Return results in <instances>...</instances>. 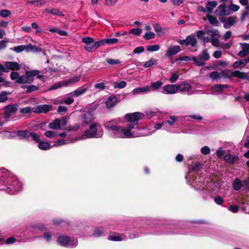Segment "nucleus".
<instances>
[{
    "instance_id": "f257e3e1",
    "label": "nucleus",
    "mask_w": 249,
    "mask_h": 249,
    "mask_svg": "<svg viewBox=\"0 0 249 249\" xmlns=\"http://www.w3.org/2000/svg\"><path fill=\"white\" fill-rule=\"evenodd\" d=\"M143 116V114L139 112L127 114L125 118L128 124L125 127L118 125V122L120 120L107 122L105 127L113 138H130L147 136L151 133L146 132L147 129L145 128L138 127V121Z\"/></svg>"
},
{
    "instance_id": "f03ea898",
    "label": "nucleus",
    "mask_w": 249,
    "mask_h": 249,
    "mask_svg": "<svg viewBox=\"0 0 249 249\" xmlns=\"http://www.w3.org/2000/svg\"><path fill=\"white\" fill-rule=\"evenodd\" d=\"M22 185L16 177L5 168L0 169V190L13 195L19 191Z\"/></svg>"
},
{
    "instance_id": "7ed1b4c3",
    "label": "nucleus",
    "mask_w": 249,
    "mask_h": 249,
    "mask_svg": "<svg viewBox=\"0 0 249 249\" xmlns=\"http://www.w3.org/2000/svg\"><path fill=\"white\" fill-rule=\"evenodd\" d=\"M79 128V126L76 125L73 126H71L67 131L58 133L57 132L48 130L46 131L44 135L48 138L53 139L56 136H60L63 137L62 139H60L55 141L53 144V146H60L61 145L68 144L74 142V139L73 138V135L72 134L71 131H75Z\"/></svg>"
},
{
    "instance_id": "20e7f679",
    "label": "nucleus",
    "mask_w": 249,
    "mask_h": 249,
    "mask_svg": "<svg viewBox=\"0 0 249 249\" xmlns=\"http://www.w3.org/2000/svg\"><path fill=\"white\" fill-rule=\"evenodd\" d=\"M104 131L101 125L97 123L91 124L89 129L85 131L80 136L73 137L74 141L86 138H100L103 135Z\"/></svg>"
},
{
    "instance_id": "39448f33",
    "label": "nucleus",
    "mask_w": 249,
    "mask_h": 249,
    "mask_svg": "<svg viewBox=\"0 0 249 249\" xmlns=\"http://www.w3.org/2000/svg\"><path fill=\"white\" fill-rule=\"evenodd\" d=\"M39 73L38 70L26 71L24 75L19 76L18 73L16 71L11 73L10 78L12 80L18 84H30L34 81V77Z\"/></svg>"
},
{
    "instance_id": "423d86ee",
    "label": "nucleus",
    "mask_w": 249,
    "mask_h": 249,
    "mask_svg": "<svg viewBox=\"0 0 249 249\" xmlns=\"http://www.w3.org/2000/svg\"><path fill=\"white\" fill-rule=\"evenodd\" d=\"M82 41L85 45L84 46V49L89 52H93L98 47L103 45V41H94L93 38L90 37H86L83 38Z\"/></svg>"
},
{
    "instance_id": "0eeeda50",
    "label": "nucleus",
    "mask_w": 249,
    "mask_h": 249,
    "mask_svg": "<svg viewBox=\"0 0 249 249\" xmlns=\"http://www.w3.org/2000/svg\"><path fill=\"white\" fill-rule=\"evenodd\" d=\"M209 178H208L204 183L198 181V182H193L191 184L193 185L196 190L204 191L206 194H207V192L212 193L214 191L213 186H215V185L214 183L212 182L209 183Z\"/></svg>"
},
{
    "instance_id": "6e6552de",
    "label": "nucleus",
    "mask_w": 249,
    "mask_h": 249,
    "mask_svg": "<svg viewBox=\"0 0 249 249\" xmlns=\"http://www.w3.org/2000/svg\"><path fill=\"white\" fill-rule=\"evenodd\" d=\"M57 242L61 246L69 248H75L78 245V240L73 237L65 235L58 236Z\"/></svg>"
},
{
    "instance_id": "1a4fd4ad",
    "label": "nucleus",
    "mask_w": 249,
    "mask_h": 249,
    "mask_svg": "<svg viewBox=\"0 0 249 249\" xmlns=\"http://www.w3.org/2000/svg\"><path fill=\"white\" fill-rule=\"evenodd\" d=\"M17 136L20 140L30 141V138L34 141L39 140V135L34 132H30L28 130H19L17 132Z\"/></svg>"
},
{
    "instance_id": "9d476101",
    "label": "nucleus",
    "mask_w": 249,
    "mask_h": 249,
    "mask_svg": "<svg viewBox=\"0 0 249 249\" xmlns=\"http://www.w3.org/2000/svg\"><path fill=\"white\" fill-rule=\"evenodd\" d=\"M210 59V55L207 50H204L197 57L193 56L192 60L194 61L196 65L202 66L205 65V61Z\"/></svg>"
},
{
    "instance_id": "9b49d317",
    "label": "nucleus",
    "mask_w": 249,
    "mask_h": 249,
    "mask_svg": "<svg viewBox=\"0 0 249 249\" xmlns=\"http://www.w3.org/2000/svg\"><path fill=\"white\" fill-rule=\"evenodd\" d=\"M21 65L16 62L7 61L4 63L3 65L0 64V71L7 72L9 71L18 70Z\"/></svg>"
},
{
    "instance_id": "f8f14e48",
    "label": "nucleus",
    "mask_w": 249,
    "mask_h": 249,
    "mask_svg": "<svg viewBox=\"0 0 249 249\" xmlns=\"http://www.w3.org/2000/svg\"><path fill=\"white\" fill-rule=\"evenodd\" d=\"M178 91L187 93L188 95H191L195 92L191 90L192 87L188 83L183 81L177 84Z\"/></svg>"
},
{
    "instance_id": "ddd939ff",
    "label": "nucleus",
    "mask_w": 249,
    "mask_h": 249,
    "mask_svg": "<svg viewBox=\"0 0 249 249\" xmlns=\"http://www.w3.org/2000/svg\"><path fill=\"white\" fill-rule=\"evenodd\" d=\"M215 13L217 16H223L229 15L231 14V12L225 2H222L217 7Z\"/></svg>"
},
{
    "instance_id": "4468645a",
    "label": "nucleus",
    "mask_w": 249,
    "mask_h": 249,
    "mask_svg": "<svg viewBox=\"0 0 249 249\" xmlns=\"http://www.w3.org/2000/svg\"><path fill=\"white\" fill-rule=\"evenodd\" d=\"M66 124V121L65 119H57L49 123V127L52 129H58L61 126H64Z\"/></svg>"
},
{
    "instance_id": "2eb2a0df",
    "label": "nucleus",
    "mask_w": 249,
    "mask_h": 249,
    "mask_svg": "<svg viewBox=\"0 0 249 249\" xmlns=\"http://www.w3.org/2000/svg\"><path fill=\"white\" fill-rule=\"evenodd\" d=\"M4 110V116L6 119H8L12 114L18 110L17 106L15 104H9L5 107Z\"/></svg>"
},
{
    "instance_id": "dca6fc26",
    "label": "nucleus",
    "mask_w": 249,
    "mask_h": 249,
    "mask_svg": "<svg viewBox=\"0 0 249 249\" xmlns=\"http://www.w3.org/2000/svg\"><path fill=\"white\" fill-rule=\"evenodd\" d=\"M108 239L113 241H121L125 240L127 238L126 236L123 233L118 232L110 233L108 236Z\"/></svg>"
},
{
    "instance_id": "f3484780",
    "label": "nucleus",
    "mask_w": 249,
    "mask_h": 249,
    "mask_svg": "<svg viewBox=\"0 0 249 249\" xmlns=\"http://www.w3.org/2000/svg\"><path fill=\"white\" fill-rule=\"evenodd\" d=\"M162 93L167 94H173L178 92L177 84H168L163 87Z\"/></svg>"
},
{
    "instance_id": "a211bd4d",
    "label": "nucleus",
    "mask_w": 249,
    "mask_h": 249,
    "mask_svg": "<svg viewBox=\"0 0 249 249\" xmlns=\"http://www.w3.org/2000/svg\"><path fill=\"white\" fill-rule=\"evenodd\" d=\"M52 106L49 105H40L32 108V111L36 113H47L52 109Z\"/></svg>"
},
{
    "instance_id": "6ab92c4d",
    "label": "nucleus",
    "mask_w": 249,
    "mask_h": 249,
    "mask_svg": "<svg viewBox=\"0 0 249 249\" xmlns=\"http://www.w3.org/2000/svg\"><path fill=\"white\" fill-rule=\"evenodd\" d=\"M94 119V114L90 111H87V112H85L82 116L83 122L86 124L93 122Z\"/></svg>"
},
{
    "instance_id": "aec40b11",
    "label": "nucleus",
    "mask_w": 249,
    "mask_h": 249,
    "mask_svg": "<svg viewBox=\"0 0 249 249\" xmlns=\"http://www.w3.org/2000/svg\"><path fill=\"white\" fill-rule=\"evenodd\" d=\"M89 89V86L86 84L78 88L70 94L71 95V96L77 97L85 94Z\"/></svg>"
},
{
    "instance_id": "412c9836",
    "label": "nucleus",
    "mask_w": 249,
    "mask_h": 249,
    "mask_svg": "<svg viewBox=\"0 0 249 249\" xmlns=\"http://www.w3.org/2000/svg\"><path fill=\"white\" fill-rule=\"evenodd\" d=\"M205 31L206 34L211 38H220L221 36L220 33L218 30L205 27Z\"/></svg>"
},
{
    "instance_id": "4be33fe9",
    "label": "nucleus",
    "mask_w": 249,
    "mask_h": 249,
    "mask_svg": "<svg viewBox=\"0 0 249 249\" xmlns=\"http://www.w3.org/2000/svg\"><path fill=\"white\" fill-rule=\"evenodd\" d=\"M180 51V48L179 46L176 45L172 46L167 49L166 56L168 58H171L173 55L179 52Z\"/></svg>"
},
{
    "instance_id": "5701e85b",
    "label": "nucleus",
    "mask_w": 249,
    "mask_h": 249,
    "mask_svg": "<svg viewBox=\"0 0 249 249\" xmlns=\"http://www.w3.org/2000/svg\"><path fill=\"white\" fill-rule=\"evenodd\" d=\"M119 102V100L117 96L111 95L107 98L106 101V106L107 108H112Z\"/></svg>"
},
{
    "instance_id": "b1692460",
    "label": "nucleus",
    "mask_w": 249,
    "mask_h": 249,
    "mask_svg": "<svg viewBox=\"0 0 249 249\" xmlns=\"http://www.w3.org/2000/svg\"><path fill=\"white\" fill-rule=\"evenodd\" d=\"M240 45L242 50L238 53V55L240 57H243L249 53V44L246 43H241Z\"/></svg>"
},
{
    "instance_id": "393cba45",
    "label": "nucleus",
    "mask_w": 249,
    "mask_h": 249,
    "mask_svg": "<svg viewBox=\"0 0 249 249\" xmlns=\"http://www.w3.org/2000/svg\"><path fill=\"white\" fill-rule=\"evenodd\" d=\"M81 79L80 75H75L69 79L63 80L65 87H68L78 82Z\"/></svg>"
},
{
    "instance_id": "a878e982",
    "label": "nucleus",
    "mask_w": 249,
    "mask_h": 249,
    "mask_svg": "<svg viewBox=\"0 0 249 249\" xmlns=\"http://www.w3.org/2000/svg\"><path fill=\"white\" fill-rule=\"evenodd\" d=\"M224 159L225 161L231 164H233L239 160L238 156L231 154L225 155Z\"/></svg>"
},
{
    "instance_id": "bb28decb",
    "label": "nucleus",
    "mask_w": 249,
    "mask_h": 249,
    "mask_svg": "<svg viewBox=\"0 0 249 249\" xmlns=\"http://www.w3.org/2000/svg\"><path fill=\"white\" fill-rule=\"evenodd\" d=\"M36 142L38 143V148L42 150H47L50 149L52 148L53 145L52 146L51 144L48 142H45L43 141H41L40 139V137H39V140L38 141H35Z\"/></svg>"
},
{
    "instance_id": "cd10ccee",
    "label": "nucleus",
    "mask_w": 249,
    "mask_h": 249,
    "mask_svg": "<svg viewBox=\"0 0 249 249\" xmlns=\"http://www.w3.org/2000/svg\"><path fill=\"white\" fill-rule=\"evenodd\" d=\"M237 18L235 17H230L227 18L224 22V27L225 29H229L234 25L236 22Z\"/></svg>"
},
{
    "instance_id": "c85d7f7f",
    "label": "nucleus",
    "mask_w": 249,
    "mask_h": 249,
    "mask_svg": "<svg viewBox=\"0 0 249 249\" xmlns=\"http://www.w3.org/2000/svg\"><path fill=\"white\" fill-rule=\"evenodd\" d=\"M151 90V89L150 87L147 86H144L143 87H139L138 88H136L134 89L132 91V93L133 95H136L142 93H145L148 92Z\"/></svg>"
},
{
    "instance_id": "c756f323",
    "label": "nucleus",
    "mask_w": 249,
    "mask_h": 249,
    "mask_svg": "<svg viewBox=\"0 0 249 249\" xmlns=\"http://www.w3.org/2000/svg\"><path fill=\"white\" fill-rule=\"evenodd\" d=\"M232 77H236L242 79L248 80L249 81V77H248L247 73L241 72L239 71H232Z\"/></svg>"
},
{
    "instance_id": "7c9ffc66",
    "label": "nucleus",
    "mask_w": 249,
    "mask_h": 249,
    "mask_svg": "<svg viewBox=\"0 0 249 249\" xmlns=\"http://www.w3.org/2000/svg\"><path fill=\"white\" fill-rule=\"evenodd\" d=\"M247 64L246 59L239 60L235 61L233 64V67L236 69H241L244 68Z\"/></svg>"
},
{
    "instance_id": "2f4dec72",
    "label": "nucleus",
    "mask_w": 249,
    "mask_h": 249,
    "mask_svg": "<svg viewBox=\"0 0 249 249\" xmlns=\"http://www.w3.org/2000/svg\"><path fill=\"white\" fill-rule=\"evenodd\" d=\"M26 51L27 52H32L34 53H37L42 52V50L40 48H37L35 45L29 44L26 46Z\"/></svg>"
},
{
    "instance_id": "473e14b6",
    "label": "nucleus",
    "mask_w": 249,
    "mask_h": 249,
    "mask_svg": "<svg viewBox=\"0 0 249 249\" xmlns=\"http://www.w3.org/2000/svg\"><path fill=\"white\" fill-rule=\"evenodd\" d=\"M155 32L159 33V35H162L167 32V29L162 28L160 25L158 23L155 24L153 26Z\"/></svg>"
},
{
    "instance_id": "72a5a7b5",
    "label": "nucleus",
    "mask_w": 249,
    "mask_h": 249,
    "mask_svg": "<svg viewBox=\"0 0 249 249\" xmlns=\"http://www.w3.org/2000/svg\"><path fill=\"white\" fill-rule=\"evenodd\" d=\"M217 3L215 1H208L206 4L207 10L209 13H212L214 8L216 6Z\"/></svg>"
},
{
    "instance_id": "f704fd0d",
    "label": "nucleus",
    "mask_w": 249,
    "mask_h": 249,
    "mask_svg": "<svg viewBox=\"0 0 249 249\" xmlns=\"http://www.w3.org/2000/svg\"><path fill=\"white\" fill-rule=\"evenodd\" d=\"M187 41L188 42V45H190L192 47H195L197 44L196 39L194 35L187 36Z\"/></svg>"
},
{
    "instance_id": "c9c22d12",
    "label": "nucleus",
    "mask_w": 249,
    "mask_h": 249,
    "mask_svg": "<svg viewBox=\"0 0 249 249\" xmlns=\"http://www.w3.org/2000/svg\"><path fill=\"white\" fill-rule=\"evenodd\" d=\"M220 73L221 78L224 79L231 78L232 77V71L229 70H225L222 71Z\"/></svg>"
},
{
    "instance_id": "e433bc0d",
    "label": "nucleus",
    "mask_w": 249,
    "mask_h": 249,
    "mask_svg": "<svg viewBox=\"0 0 249 249\" xmlns=\"http://www.w3.org/2000/svg\"><path fill=\"white\" fill-rule=\"evenodd\" d=\"M229 87L228 85H216L213 87V92L217 93V92L222 91L225 89H227Z\"/></svg>"
},
{
    "instance_id": "4c0bfd02",
    "label": "nucleus",
    "mask_w": 249,
    "mask_h": 249,
    "mask_svg": "<svg viewBox=\"0 0 249 249\" xmlns=\"http://www.w3.org/2000/svg\"><path fill=\"white\" fill-rule=\"evenodd\" d=\"M232 186L234 190L236 191L239 190L242 186L241 180L239 178H236L233 181Z\"/></svg>"
},
{
    "instance_id": "58836bf2",
    "label": "nucleus",
    "mask_w": 249,
    "mask_h": 249,
    "mask_svg": "<svg viewBox=\"0 0 249 249\" xmlns=\"http://www.w3.org/2000/svg\"><path fill=\"white\" fill-rule=\"evenodd\" d=\"M105 229L104 228H99L96 229L93 233V235L94 236H97V237H100L104 234L105 233Z\"/></svg>"
},
{
    "instance_id": "ea45409f",
    "label": "nucleus",
    "mask_w": 249,
    "mask_h": 249,
    "mask_svg": "<svg viewBox=\"0 0 249 249\" xmlns=\"http://www.w3.org/2000/svg\"><path fill=\"white\" fill-rule=\"evenodd\" d=\"M70 94H67L63 98L64 103L67 105H71L74 102L73 98L69 96Z\"/></svg>"
},
{
    "instance_id": "a19ab883",
    "label": "nucleus",
    "mask_w": 249,
    "mask_h": 249,
    "mask_svg": "<svg viewBox=\"0 0 249 249\" xmlns=\"http://www.w3.org/2000/svg\"><path fill=\"white\" fill-rule=\"evenodd\" d=\"M62 87H65L63 81H62L58 83H54L50 87L49 90H52L56 89Z\"/></svg>"
},
{
    "instance_id": "79ce46f5",
    "label": "nucleus",
    "mask_w": 249,
    "mask_h": 249,
    "mask_svg": "<svg viewBox=\"0 0 249 249\" xmlns=\"http://www.w3.org/2000/svg\"><path fill=\"white\" fill-rule=\"evenodd\" d=\"M206 17L209 22L212 25H216L218 23V20L215 17L210 14H207Z\"/></svg>"
},
{
    "instance_id": "37998d69",
    "label": "nucleus",
    "mask_w": 249,
    "mask_h": 249,
    "mask_svg": "<svg viewBox=\"0 0 249 249\" xmlns=\"http://www.w3.org/2000/svg\"><path fill=\"white\" fill-rule=\"evenodd\" d=\"M103 41V45L106 43L108 44H113L117 43L118 42V39L115 38H107L105 39H101Z\"/></svg>"
},
{
    "instance_id": "c03bdc74",
    "label": "nucleus",
    "mask_w": 249,
    "mask_h": 249,
    "mask_svg": "<svg viewBox=\"0 0 249 249\" xmlns=\"http://www.w3.org/2000/svg\"><path fill=\"white\" fill-rule=\"evenodd\" d=\"M209 77L213 80H216L221 78L220 73L216 71L211 72L209 74Z\"/></svg>"
},
{
    "instance_id": "a18cd8bd",
    "label": "nucleus",
    "mask_w": 249,
    "mask_h": 249,
    "mask_svg": "<svg viewBox=\"0 0 249 249\" xmlns=\"http://www.w3.org/2000/svg\"><path fill=\"white\" fill-rule=\"evenodd\" d=\"M163 85V82L161 81H158L156 82L151 83V86L153 90H156L160 88Z\"/></svg>"
},
{
    "instance_id": "49530a36",
    "label": "nucleus",
    "mask_w": 249,
    "mask_h": 249,
    "mask_svg": "<svg viewBox=\"0 0 249 249\" xmlns=\"http://www.w3.org/2000/svg\"><path fill=\"white\" fill-rule=\"evenodd\" d=\"M24 87L26 88L27 89L26 92L27 93H30L32 91L37 90L39 89V87L38 86L33 85L28 86H24Z\"/></svg>"
},
{
    "instance_id": "de8ad7c7",
    "label": "nucleus",
    "mask_w": 249,
    "mask_h": 249,
    "mask_svg": "<svg viewBox=\"0 0 249 249\" xmlns=\"http://www.w3.org/2000/svg\"><path fill=\"white\" fill-rule=\"evenodd\" d=\"M156 64V60L154 58H151L149 60L146 61L144 64L143 66L145 68L150 67Z\"/></svg>"
},
{
    "instance_id": "09e8293b",
    "label": "nucleus",
    "mask_w": 249,
    "mask_h": 249,
    "mask_svg": "<svg viewBox=\"0 0 249 249\" xmlns=\"http://www.w3.org/2000/svg\"><path fill=\"white\" fill-rule=\"evenodd\" d=\"M155 34L153 32L150 31L146 32L143 36V38L146 40L153 39L155 38Z\"/></svg>"
},
{
    "instance_id": "8fccbe9b",
    "label": "nucleus",
    "mask_w": 249,
    "mask_h": 249,
    "mask_svg": "<svg viewBox=\"0 0 249 249\" xmlns=\"http://www.w3.org/2000/svg\"><path fill=\"white\" fill-rule=\"evenodd\" d=\"M9 93L5 91H2L0 93V103L6 101L8 98L7 95Z\"/></svg>"
},
{
    "instance_id": "3c124183",
    "label": "nucleus",
    "mask_w": 249,
    "mask_h": 249,
    "mask_svg": "<svg viewBox=\"0 0 249 249\" xmlns=\"http://www.w3.org/2000/svg\"><path fill=\"white\" fill-rule=\"evenodd\" d=\"M27 3L35 4L36 6H37L39 5H43L45 3V1L44 0H33V1H28Z\"/></svg>"
},
{
    "instance_id": "603ef678",
    "label": "nucleus",
    "mask_w": 249,
    "mask_h": 249,
    "mask_svg": "<svg viewBox=\"0 0 249 249\" xmlns=\"http://www.w3.org/2000/svg\"><path fill=\"white\" fill-rule=\"evenodd\" d=\"M178 117L176 116H171L170 117V120L164 121L166 124H169L170 125H173L175 122L177 120Z\"/></svg>"
},
{
    "instance_id": "864d4df0",
    "label": "nucleus",
    "mask_w": 249,
    "mask_h": 249,
    "mask_svg": "<svg viewBox=\"0 0 249 249\" xmlns=\"http://www.w3.org/2000/svg\"><path fill=\"white\" fill-rule=\"evenodd\" d=\"M45 11H46L47 13H51L54 15H60L61 14V12H60L57 9L48 8L45 10Z\"/></svg>"
},
{
    "instance_id": "5fc2aeb1",
    "label": "nucleus",
    "mask_w": 249,
    "mask_h": 249,
    "mask_svg": "<svg viewBox=\"0 0 249 249\" xmlns=\"http://www.w3.org/2000/svg\"><path fill=\"white\" fill-rule=\"evenodd\" d=\"M11 12L6 9H2L0 10V16L2 18H6L11 15Z\"/></svg>"
},
{
    "instance_id": "6e6d98bb",
    "label": "nucleus",
    "mask_w": 249,
    "mask_h": 249,
    "mask_svg": "<svg viewBox=\"0 0 249 249\" xmlns=\"http://www.w3.org/2000/svg\"><path fill=\"white\" fill-rule=\"evenodd\" d=\"M126 86V83L124 81H121L119 83H116L114 85V88L115 89H123Z\"/></svg>"
},
{
    "instance_id": "4d7b16f0",
    "label": "nucleus",
    "mask_w": 249,
    "mask_h": 249,
    "mask_svg": "<svg viewBox=\"0 0 249 249\" xmlns=\"http://www.w3.org/2000/svg\"><path fill=\"white\" fill-rule=\"evenodd\" d=\"M16 53H20L24 50H26V46L24 45H20L18 46H16L12 49Z\"/></svg>"
},
{
    "instance_id": "13d9d810",
    "label": "nucleus",
    "mask_w": 249,
    "mask_h": 249,
    "mask_svg": "<svg viewBox=\"0 0 249 249\" xmlns=\"http://www.w3.org/2000/svg\"><path fill=\"white\" fill-rule=\"evenodd\" d=\"M106 61L111 65H117L120 64L121 62L119 59H113L111 58H107Z\"/></svg>"
},
{
    "instance_id": "bf43d9fd",
    "label": "nucleus",
    "mask_w": 249,
    "mask_h": 249,
    "mask_svg": "<svg viewBox=\"0 0 249 249\" xmlns=\"http://www.w3.org/2000/svg\"><path fill=\"white\" fill-rule=\"evenodd\" d=\"M160 49V46L159 45H149L147 47V51L149 52H155Z\"/></svg>"
},
{
    "instance_id": "052dcab7",
    "label": "nucleus",
    "mask_w": 249,
    "mask_h": 249,
    "mask_svg": "<svg viewBox=\"0 0 249 249\" xmlns=\"http://www.w3.org/2000/svg\"><path fill=\"white\" fill-rule=\"evenodd\" d=\"M178 78L179 75L178 73L174 72L172 74V75L169 78V81L171 83H175L178 80Z\"/></svg>"
},
{
    "instance_id": "680f3d73",
    "label": "nucleus",
    "mask_w": 249,
    "mask_h": 249,
    "mask_svg": "<svg viewBox=\"0 0 249 249\" xmlns=\"http://www.w3.org/2000/svg\"><path fill=\"white\" fill-rule=\"evenodd\" d=\"M94 88L99 89V90H103L105 89V83L101 82L99 83L96 84L94 85Z\"/></svg>"
},
{
    "instance_id": "e2e57ef3",
    "label": "nucleus",
    "mask_w": 249,
    "mask_h": 249,
    "mask_svg": "<svg viewBox=\"0 0 249 249\" xmlns=\"http://www.w3.org/2000/svg\"><path fill=\"white\" fill-rule=\"evenodd\" d=\"M142 32V29L141 28H133L131 29L130 33L137 36L140 35Z\"/></svg>"
},
{
    "instance_id": "0e129e2a",
    "label": "nucleus",
    "mask_w": 249,
    "mask_h": 249,
    "mask_svg": "<svg viewBox=\"0 0 249 249\" xmlns=\"http://www.w3.org/2000/svg\"><path fill=\"white\" fill-rule=\"evenodd\" d=\"M99 107V105L96 103H93L91 105H89L88 107V111H92V113H93V111Z\"/></svg>"
},
{
    "instance_id": "69168bd1",
    "label": "nucleus",
    "mask_w": 249,
    "mask_h": 249,
    "mask_svg": "<svg viewBox=\"0 0 249 249\" xmlns=\"http://www.w3.org/2000/svg\"><path fill=\"white\" fill-rule=\"evenodd\" d=\"M214 202L217 205H222L224 203V200L222 197L220 196H215L214 198Z\"/></svg>"
},
{
    "instance_id": "338daca9",
    "label": "nucleus",
    "mask_w": 249,
    "mask_h": 249,
    "mask_svg": "<svg viewBox=\"0 0 249 249\" xmlns=\"http://www.w3.org/2000/svg\"><path fill=\"white\" fill-rule=\"evenodd\" d=\"M239 8H240L239 6H238V5L232 4V3L231 4L229 7L230 11H231L233 12L237 11L239 9Z\"/></svg>"
},
{
    "instance_id": "774afa93",
    "label": "nucleus",
    "mask_w": 249,
    "mask_h": 249,
    "mask_svg": "<svg viewBox=\"0 0 249 249\" xmlns=\"http://www.w3.org/2000/svg\"><path fill=\"white\" fill-rule=\"evenodd\" d=\"M210 148L208 146H205L201 148L200 151L204 155H207L210 153Z\"/></svg>"
}]
</instances>
